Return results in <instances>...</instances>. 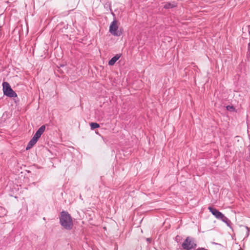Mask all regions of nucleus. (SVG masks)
Returning <instances> with one entry per match:
<instances>
[{
    "instance_id": "5",
    "label": "nucleus",
    "mask_w": 250,
    "mask_h": 250,
    "mask_svg": "<svg viewBox=\"0 0 250 250\" xmlns=\"http://www.w3.org/2000/svg\"><path fill=\"white\" fill-rule=\"evenodd\" d=\"M208 209L217 219H219L223 216V214L216 208L209 206L208 207Z\"/></svg>"
},
{
    "instance_id": "6",
    "label": "nucleus",
    "mask_w": 250,
    "mask_h": 250,
    "mask_svg": "<svg viewBox=\"0 0 250 250\" xmlns=\"http://www.w3.org/2000/svg\"><path fill=\"white\" fill-rule=\"evenodd\" d=\"M164 8L165 9H169L175 7H176L177 5V4L175 1H172V2H166L163 3Z\"/></svg>"
},
{
    "instance_id": "11",
    "label": "nucleus",
    "mask_w": 250,
    "mask_h": 250,
    "mask_svg": "<svg viewBox=\"0 0 250 250\" xmlns=\"http://www.w3.org/2000/svg\"><path fill=\"white\" fill-rule=\"evenodd\" d=\"M90 126L91 129H94L100 127V125L96 123H91Z\"/></svg>"
},
{
    "instance_id": "18",
    "label": "nucleus",
    "mask_w": 250,
    "mask_h": 250,
    "mask_svg": "<svg viewBox=\"0 0 250 250\" xmlns=\"http://www.w3.org/2000/svg\"><path fill=\"white\" fill-rule=\"evenodd\" d=\"M111 14L113 15V16H115V15L112 12H111Z\"/></svg>"
},
{
    "instance_id": "12",
    "label": "nucleus",
    "mask_w": 250,
    "mask_h": 250,
    "mask_svg": "<svg viewBox=\"0 0 250 250\" xmlns=\"http://www.w3.org/2000/svg\"><path fill=\"white\" fill-rule=\"evenodd\" d=\"M226 108L229 111H235V108L233 106L228 105V106H227Z\"/></svg>"
},
{
    "instance_id": "9",
    "label": "nucleus",
    "mask_w": 250,
    "mask_h": 250,
    "mask_svg": "<svg viewBox=\"0 0 250 250\" xmlns=\"http://www.w3.org/2000/svg\"><path fill=\"white\" fill-rule=\"evenodd\" d=\"M37 142V141H36L33 139H31V140L28 143V144L26 147V149L29 150V149H31L36 144Z\"/></svg>"
},
{
    "instance_id": "7",
    "label": "nucleus",
    "mask_w": 250,
    "mask_h": 250,
    "mask_svg": "<svg viewBox=\"0 0 250 250\" xmlns=\"http://www.w3.org/2000/svg\"><path fill=\"white\" fill-rule=\"evenodd\" d=\"M121 57V54H118L112 57L108 62V64L112 66Z\"/></svg>"
},
{
    "instance_id": "14",
    "label": "nucleus",
    "mask_w": 250,
    "mask_h": 250,
    "mask_svg": "<svg viewBox=\"0 0 250 250\" xmlns=\"http://www.w3.org/2000/svg\"><path fill=\"white\" fill-rule=\"evenodd\" d=\"M32 139H34V140H36L37 141H38V140H39V139L37 138V137L35 136V135L33 136V137H32Z\"/></svg>"
},
{
    "instance_id": "10",
    "label": "nucleus",
    "mask_w": 250,
    "mask_h": 250,
    "mask_svg": "<svg viewBox=\"0 0 250 250\" xmlns=\"http://www.w3.org/2000/svg\"><path fill=\"white\" fill-rule=\"evenodd\" d=\"M220 219L223 222H225L228 226H229L231 223L230 221L224 214L223 215V216L221 217V218H220Z\"/></svg>"
},
{
    "instance_id": "8",
    "label": "nucleus",
    "mask_w": 250,
    "mask_h": 250,
    "mask_svg": "<svg viewBox=\"0 0 250 250\" xmlns=\"http://www.w3.org/2000/svg\"><path fill=\"white\" fill-rule=\"evenodd\" d=\"M45 129V125H42L38 129L35 134L41 137L42 133L44 132Z\"/></svg>"
},
{
    "instance_id": "15",
    "label": "nucleus",
    "mask_w": 250,
    "mask_h": 250,
    "mask_svg": "<svg viewBox=\"0 0 250 250\" xmlns=\"http://www.w3.org/2000/svg\"><path fill=\"white\" fill-rule=\"evenodd\" d=\"M34 135L35 136H36L37 138H38V139H39L41 137L40 136H39V135H36V134H35Z\"/></svg>"
},
{
    "instance_id": "4",
    "label": "nucleus",
    "mask_w": 250,
    "mask_h": 250,
    "mask_svg": "<svg viewBox=\"0 0 250 250\" xmlns=\"http://www.w3.org/2000/svg\"><path fill=\"white\" fill-rule=\"evenodd\" d=\"M118 28L117 21L115 20L111 22L110 25L109 32L115 36H120L121 33L118 31Z\"/></svg>"
},
{
    "instance_id": "2",
    "label": "nucleus",
    "mask_w": 250,
    "mask_h": 250,
    "mask_svg": "<svg viewBox=\"0 0 250 250\" xmlns=\"http://www.w3.org/2000/svg\"><path fill=\"white\" fill-rule=\"evenodd\" d=\"M2 87L4 95L10 98L17 96L16 92L11 88L10 84L7 82H3Z\"/></svg>"
},
{
    "instance_id": "13",
    "label": "nucleus",
    "mask_w": 250,
    "mask_h": 250,
    "mask_svg": "<svg viewBox=\"0 0 250 250\" xmlns=\"http://www.w3.org/2000/svg\"><path fill=\"white\" fill-rule=\"evenodd\" d=\"M146 241L148 243H150L151 242L152 239L151 238H146Z\"/></svg>"
},
{
    "instance_id": "16",
    "label": "nucleus",
    "mask_w": 250,
    "mask_h": 250,
    "mask_svg": "<svg viewBox=\"0 0 250 250\" xmlns=\"http://www.w3.org/2000/svg\"><path fill=\"white\" fill-rule=\"evenodd\" d=\"M109 6V4H108L107 3L104 5V7L106 6L107 7Z\"/></svg>"
},
{
    "instance_id": "3",
    "label": "nucleus",
    "mask_w": 250,
    "mask_h": 250,
    "mask_svg": "<svg viewBox=\"0 0 250 250\" xmlns=\"http://www.w3.org/2000/svg\"><path fill=\"white\" fill-rule=\"evenodd\" d=\"M182 246L184 249L186 250H190L195 248L196 244L194 243L192 238L188 237L184 241Z\"/></svg>"
},
{
    "instance_id": "17",
    "label": "nucleus",
    "mask_w": 250,
    "mask_h": 250,
    "mask_svg": "<svg viewBox=\"0 0 250 250\" xmlns=\"http://www.w3.org/2000/svg\"><path fill=\"white\" fill-rule=\"evenodd\" d=\"M64 66V65H62V64H61V67H63V66Z\"/></svg>"
},
{
    "instance_id": "1",
    "label": "nucleus",
    "mask_w": 250,
    "mask_h": 250,
    "mask_svg": "<svg viewBox=\"0 0 250 250\" xmlns=\"http://www.w3.org/2000/svg\"><path fill=\"white\" fill-rule=\"evenodd\" d=\"M60 222L62 226L67 230H70L72 229L73 223L71 215L65 211L61 212L60 216Z\"/></svg>"
}]
</instances>
